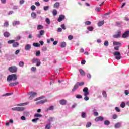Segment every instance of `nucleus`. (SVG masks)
Instances as JSON below:
<instances>
[{
  "label": "nucleus",
  "instance_id": "nucleus-42",
  "mask_svg": "<svg viewBox=\"0 0 129 129\" xmlns=\"http://www.w3.org/2000/svg\"><path fill=\"white\" fill-rule=\"evenodd\" d=\"M104 46H105L106 47H108V45H109V43L108 42V41H105L104 43Z\"/></svg>",
  "mask_w": 129,
  "mask_h": 129
},
{
  "label": "nucleus",
  "instance_id": "nucleus-15",
  "mask_svg": "<svg viewBox=\"0 0 129 129\" xmlns=\"http://www.w3.org/2000/svg\"><path fill=\"white\" fill-rule=\"evenodd\" d=\"M31 48H32V46H31L30 44H27L25 46V49L26 50V51H28V50H30L31 49Z\"/></svg>",
  "mask_w": 129,
  "mask_h": 129
},
{
  "label": "nucleus",
  "instance_id": "nucleus-62",
  "mask_svg": "<svg viewBox=\"0 0 129 129\" xmlns=\"http://www.w3.org/2000/svg\"><path fill=\"white\" fill-rule=\"evenodd\" d=\"M19 53H20V50L19 49H18L16 51H15V55H18V54H19Z\"/></svg>",
  "mask_w": 129,
  "mask_h": 129
},
{
  "label": "nucleus",
  "instance_id": "nucleus-44",
  "mask_svg": "<svg viewBox=\"0 0 129 129\" xmlns=\"http://www.w3.org/2000/svg\"><path fill=\"white\" fill-rule=\"evenodd\" d=\"M39 34L40 35H41V36H43V35H44V34H45V31L44 30H40L39 31Z\"/></svg>",
  "mask_w": 129,
  "mask_h": 129
},
{
  "label": "nucleus",
  "instance_id": "nucleus-40",
  "mask_svg": "<svg viewBox=\"0 0 129 129\" xmlns=\"http://www.w3.org/2000/svg\"><path fill=\"white\" fill-rule=\"evenodd\" d=\"M102 95L104 96V97H105L106 98L107 97V94H106V92L103 91L102 92Z\"/></svg>",
  "mask_w": 129,
  "mask_h": 129
},
{
  "label": "nucleus",
  "instance_id": "nucleus-48",
  "mask_svg": "<svg viewBox=\"0 0 129 129\" xmlns=\"http://www.w3.org/2000/svg\"><path fill=\"white\" fill-rule=\"evenodd\" d=\"M47 50V47L46 46H43L42 48V51H43V52H45Z\"/></svg>",
  "mask_w": 129,
  "mask_h": 129
},
{
  "label": "nucleus",
  "instance_id": "nucleus-49",
  "mask_svg": "<svg viewBox=\"0 0 129 129\" xmlns=\"http://www.w3.org/2000/svg\"><path fill=\"white\" fill-rule=\"evenodd\" d=\"M38 119H39V118H34V119L32 120V122H35L36 123L37 122V121H38Z\"/></svg>",
  "mask_w": 129,
  "mask_h": 129
},
{
  "label": "nucleus",
  "instance_id": "nucleus-39",
  "mask_svg": "<svg viewBox=\"0 0 129 129\" xmlns=\"http://www.w3.org/2000/svg\"><path fill=\"white\" fill-rule=\"evenodd\" d=\"M46 129H50L51 128V124L48 123L45 126Z\"/></svg>",
  "mask_w": 129,
  "mask_h": 129
},
{
  "label": "nucleus",
  "instance_id": "nucleus-14",
  "mask_svg": "<svg viewBox=\"0 0 129 129\" xmlns=\"http://www.w3.org/2000/svg\"><path fill=\"white\" fill-rule=\"evenodd\" d=\"M18 84H19V82H15L14 83H11L9 84V86L10 87H13V86H16V85H18Z\"/></svg>",
  "mask_w": 129,
  "mask_h": 129
},
{
  "label": "nucleus",
  "instance_id": "nucleus-43",
  "mask_svg": "<svg viewBox=\"0 0 129 129\" xmlns=\"http://www.w3.org/2000/svg\"><path fill=\"white\" fill-rule=\"evenodd\" d=\"M77 84H78V85L79 86H82V85H84V82H77Z\"/></svg>",
  "mask_w": 129,
  "mask_h": 129
},
{
  "label": "nucleus",
  "instance_id": "nucleus-25",
  "mask_svg": "<svg viewBox=\"0 0 129 129\" xmlns=\"http://www.w3.org/2000/svg\"><path fill=\"white\" fill-rule=\"evenodd\" d=\"M113 45H115V46H121V43L118 42H113Z\"/></svg>",
  "mask_w": 129,
  "mask_h": 129
},
{
  "label": "nucleus",
  "instance_id": "nucleus-17",
  "mask_svg": "<svg viewBox=\"0 0 129 129\" xmlns=\"http://www.w3.org/2000/svg\"><path fill=\"white\" fill-rule=\"evenodd\" d=\"M3 35H4V37H5V38H9V37H10V36H11V34H10V33L8 32H4Z\"/></svg>",
  "mask_w": 129,
  "mask_h": 129
},
{
  "label": "nucleus",
  "instance_id": "nucleus-28",
  "mask_svg": "<svg viewBox=\"0 0 129 129\" xmlns=\"http://www.w3.org/2000/svg\"><path fill=\"white\" fill-rule=\"evenodd\" d=\"M44 28V26L42 25H38L37 26V30H42V29Z\"/></svg>",
  "mask_w": 129,
  "mask_h": 129
},
{
  "label": "nucleus",
  "instance_id": "nucleus-4",
  "mask_svg": "<svg viewBox=\"0 0 129 129\" xmlns=\"http://www.w3.org/2000/svg\"><path fill=\"white\" fill-rule=\"evenodd\" d=\"M8 70L12 73H16L18 70V69L16 66H11L9 68Z\"/></svg>",
  "mask_w": 129,
  "mask_h": 129
},
{
  "label": "nucleus",
  "instance_id": "nucleus-19",
  "mask_svg": "<svg viewBox=\"0 0 129 129\" xmlns=\"http://www.w3.org/2000/svg\"><path fill=\"white\" fill-rule=\"evenodd\" d=\"M78 86L79 85H78L77 83L74 85V88H73L72 91L73 92H74V91H75V90H76V89H77V88H78Z\"/></svg>",
  "mask_w": 129,
  "mask_h": 129
},
{
  "label": "nucleus",
  "instance_id": "nucleus-50",
  "mask_svg": "<svg viewBox=\"0 0 129 129\" xmlns=\"http://www.w3.org/2000/svg\"><path fill=\"white\" fill-rule=\"evenodd\" d=\"M31 9L32 11H35L36 10V6H35L34 5H32L31 7Z\"/></svg>",
  "mask_w": 129,
  "mask_h": 129
},
{
  "label": "nucleus",
  "instance_id": "nucleus-9",
  "mask_svg": "<svg viewBox=\"0 0 129 129\" xmlns=\"http://www.w3.org/2000/svg\"><path fill=\"white\" fill-rule=\"evenodd\" d=\"M104 118L102 116H99V117H97L95 118V121H96L97 122H98V121H102L103 120H104Z\"/></svg>",
  "mask_w": 129,
  "mask_h": 129
},
{
  "label": "nucleus",
  "instance_id": "nucleus-60",
  "mask_svg": "<svg viewBox=\"0 0 129 129\" xmlns=\"http://www.w3.org/2000/svg\"><path fill=\"white\" fill-rule=\"evenodd\" d=\"M36 70H37V68H36V67H32V68H31L32 71H36Z\"/></svg>",
  "mask_w": 129,
  "mask_h": 129
},
{
  "label": "nucleus",
  "instance_id": "nucleus-61",
  "mask_svg": "<svg viewBox=\"0 0 129 129\" xmlns=\"http://www.w3.org/2000/svg\"><path fill=\"white\" fill-rule=\"evenodd\" d=\"M35 4L37 6V7H40V2H36L35 3Z\"/></svg>",
  "mask_w": 129,
  "mask_h": 129
},
{
  "label": "nucleus",
  "instance_id": "nucleus-18",
  "mask_svg": "<svg viewBox=\"0 0 129 129\" xmlns=\"http://www.w3.org/2000/svg\"><path fill=\"white\" fill-rule=\"evenodd\" d=\"M121 126V123L118 122L115 124L114 127L115 128H119Z\"/></svg>",
  "mask_w": 129,
  "mask_h": 129
},
{
  "label": "nucleus",
  "instance_id": "nucleus-47",
  "mask_svg": "<svg viewBox=\"0 0 129 129\" xmlns=\"http://www.w3.org/2000/svg\"><path fill=\"white\" fill-rule=\"evenodd\" d=\"M85 25H86L87 26H88V25H91V22H90V21H86L85 22Z\"/></svg>",
  "mask_w": 129,
  "mask_h": 129
},
{
  "label": "nucleus",
  "instance_id": "nucleus-7",
  "mask_svg": "<svg viewBox=\"0 0 129 129\" xmlns=\"http://www.w3.org/2000/svg\"><path fill=\"white\" fill-rule=\"evenodd\" d=\"M30 96L29 98V100H32V98H34L35 97V95H37V93L31 92L30 93Z\"/></svg>",
  "mask_w": 129,
  "mask_h": 129
},
{
  "label": "nucleus",
  "instance_id": "nucleus-52",
  "mask_svg": "<svg viewBox=\"0 0 129 129\" xmlns=\"http://www.w3.org/2000/svg\"><path fill=\"white\" fill-rule=\"evenodd\" d=\"M91 126V122H88L86 124V127H90Z\"/></svg>",
  "mask_w": 129,
  "mask_h": 129
},
{
  "label": "nucleus",
  "instance_id": "nucleus-24",
  "mask_svg": "<svg viewBox=\"0 0 129 129\" xmlns=\"http://www.w3.org/2000/svg\"><path fill=\"white\" fill-rule=\"evenodd\" d=\"M13 26H17V25H20V21H15L13 22Z\"/></svg>",
  "mask_w": 129,
  "mask_h": 129
},
{
  "label": "nucleus",
  "instance_id": "nucleus-29",
  "mask_svg": "<svg viewBox=\"0 0 129 129\" xmlns=\"http://www.w3.org/2000/svg\"><path fill=\"white\" fill-rule=\"evenodd\" d=\"M29 103H21L18 104L17 105L18 106H25V105H27Z\"/></svg>",
  "mask_w": 129,
  "mask_h": 129
},
{
  "label": "nucleus",
  "instance_id": "nucleus-30",
  "mask_svg": "<svg viewBox=\"0 0 129 129\" xmlns=\"http://www.w3.org/2000/svg\"><path fill=\"white\" fill-rule=\"evenodd\" d=\"M42 115L41 114L36 113L34 114V117H42Z\"/></svg>",
  "mask_w": 129,
  "mask_h": 129
},
{
  "label": "nucleus",
  "instance_id": "nucleus-6",
  "mask_svg": "<svg viewBox=\"0 0 129 129\" xmlns=\"http://www.w3.org/2000/svg\"><path fill=\"white\" fill-rule=\"evenodd\" d=\"M25 109L24 107H16L12 108V110H14L15 111H23Z\"/></svg>",
  "mask_w": 129,
  "mask_h": 129
},
{
  "label": "nucleus",
  "instance_id": "nucleus-38",
  "mask_svg": "<svg viewBox=\"0 0 129 129\" xmlns=\"http://www.w3.org/2000/svg\"><path fill=\"white\" fill-rule=\"evenodd\" d=\"M87 29L88 31H90V32H92V31H93V27L92 26H89Z\"/></svg>",
  "mask_w": 129,
  "mask_h": 129
},
{
  "label": "nucleus",
  "instance_id": "nucleus-58",
  "mask_svg": "<svg viewBox=\"0 0 129 129\" xmlns=\"http://www.w3.org/2000/svg\"><path fill=\"white\" fill-rule=\"evenodd\" d=\"M44 11H48V10H49V6H45L43 8Z\"/></svg>",
  "mask_w": 129,
  "mask_h": 129
},
{
  "label": "nucleus",
  "instance_id": "nucleus-27",
  "mask_svg": "<svg viewBox=\"0 0 129 129\" xmlns=\"http://www.w3.org/2000/svg\"><path fill=\"white\" fill-rule=\"evenodd\" d=\"M104 124L105 125H109V124H110V121H108V120H105L104 122Z\"/></svg>",
  "mask_w": 129,
  "mask_h": 129
},
{
  "label": "nucleus",
  "instance_id": "nucleus-54",
  "mask_svg": "<svg viewBox=\"0 0 129 129\" xmlns=\"http://www.w3.org/2000/svg\"><path fill=\"white\" fill-rule=\"evenodd\" d=\"M40 51H37V52H36V56H37V57H38L39 56H40Z\"/></svg>",
  "mask_w": 129,
  "mask_h": 129
},
{
  "label": "nucleus",
  "instance_id": "nucleus-2",
  "mask_svg": "<svg viewBox=\"0 0 129 129\" xmlns=\"http://www.w3.org/2000/svg\"><path fill=\"white\" fill-rule=\"evenodd\" d=\"M83 92H84V99L86 101H87V100H89V97L87 96V95H89V92H88V88L85 87L83 90Z\"/></svg>",
  "mask_w": 129,
  "mask_h": 129
},
{
  "label": "nucleus",
  "instance_id": "nucleus-64",
  "mask_svg": "<svg viewBox=\"0 0 129 129\" xmlns=\"http://www.w3.org/2000/svg\"><path fill=\"white\" fill-rule=\"evenodd\" d=\"M85 63H86V61H85V60H82L81 61L82 65H85Z\"/></svg>",
  "mask_w": 129,
  "mask_h": 129
},
{
  "label": "nucleus",
  "instance_id": "nucleus-63",
  "mask_svg": "<svg viewBox=\"0 0 129 129\" xmlns=\"http://www.w3.org/2000/svg\"><path fill=\"white\" fill-rule=\"evenodd\" d=\"M25 3V1L24 0H20L19 3L20 4V5H23V4H24Z\"/></svg>",
  "mask_w": 129,
  "mask_h": 129
},
{
  "label": "nucleus",
  "instance_id": "nucleus-23",
  "mask_svg": "<svg viewBox=\"0 0 129 129\" xmlns=\"http://www.w3.org/2000/svg\"><path fill=\"white\" fill-rule=\"evenodd\" d=\"M13 47L14 48H17V47H19V43L18 42H13Z\"/></svg>",
  "mask_w": 129,
  "mask_h": 129
},
{
  "label": "nucleus",
  "instance_id": "nucleus-56",
  "mask_svg": "<svg viewBox=\"0 0 129 129\" xmlns=\"http://www.w3.org/2000/svg\"><path fill=\"white\" fill-rule=\"evenodd\" d=\"M76 98L80 99L82 98V96L81 95H77L76 96Z\"/></svg>",
  "mask_w": 129,
  "mask_h": 129
},
{
  "label": "nucleus",
  "instance_id": "nucleus-34",
  "mask_svg": "<svg viewBox=\"0 0 129 129\" xmlns=\"http://www.w3.org/2000/svg\"><path fill=\"white\" fill-rule=\"evenodd\" d=\"M45 97L44 96H41V97H39L38 98H36L34 100V101H38V100H41V99H43V98H44Z\"/></svg>",
  "mask_w": 129,
  "mask_h": 129
},
{
  "label": "nucleus",
  "instance_id": "nucleus-21",
  "mask_svg": "<svg viewBox=\"0 0 129 129\" xmlns=\"http://www.w3.org/2000/svg\"><path fill=\"white\" fill-rule=\"evenodd\" d=\"M33 46L34 47H41V45L40 44H39V43H33Z\"/></svg>",
  "mask_w": 129,
  "mask_h": 129
},
{
  "label": "nucleus",
  "instance_id": "nucleus-36",
  "mask_svg": "<svg viewBox=\"0 0 129 129\" xmlns=\"http://www.w3.org/2000/svg\"><path fill=\"white\" fill-rule=\"evenodd\" d=\"M52 14L53 16H57V10H56L55 9H54L52 11Z\"/></svg>",
  "mask_w": 129,
  "mask_h": 129
},
{
  "label": "nucleus",
  "instance_id": "nucleus-32",
  "mask_svg": "<svg viewBox=\"0 0 129 129\" xmlns=\"http://www.w3.org/2000/svg\"><path fill=\"white\" fill-rule=\"evenodd\" d=\"M60 47L61 48H65V47H66V42H62L61 44L60 45Z\"/></svg>",
  "mask_w": 129,
  "mask_h": 129
},
{
  "label": "nucleus",
  "instance_id": "nucleus-10",
  "mask_svg": "<svg viewBox=\"0 0 129 129\" xmlns=\"http://www.w3.org/2000/svg\"><path fill=\"white\" fill-rule=\"evenodd\" d=\"M48 100L47 99H45L44 100H42L39 102H37L36 103V104H44V103H45V102H47Z\"/></svg>",
  "mask_w": 129,
  "mask_h": 129
},
{
  "label": "nucleus",
  "instance_id": "nucleus-45",
  "mask_svg": "<svg viewBox=\"0 0 129 129\" xmlns=\"http://www.w3.org/2000/svg\"><path fill=\"white\" fill-rule=\"evenodd\" d=\"M4 27H9V22H8V21L5 22L4 24Z\"/></svg>",
  "mask_w": 129,
  "mask_h": 129
},
{
  "label": "nucleus",
  "instance_id": "nucleus-3",
  "mask_svg": "<svg viewBox=\"0 0 129 129\" xmlns=\"http://www.w3.org/2000/svg\"><path fill=\"white\" fill-rule=\"evenodd\" d=\"M31 62L33 64L37 63L36 66H40V65H41V60L39 58L34 57L32 59Z\"/></svg>",
  "mask_w": 129,
  "mask_h": 129
},
{
  "label": "nucleus",
  "instance_id": "nucleus-46",
  "mask_svg": "<svg viewBox=\"0 0 129 129\" xmlns=\"http://www.w3.org/2000/svg\"><path fill=\"white\" fill-rule=\"evenodd\" d=\"M15 42V40H11L8 41V44H13Z\"/></svg>",
  "mask_w": 129,
  "mask_h": 129
},
{
  "label": "nucleus",
  "instance_id": "nucleus-33",
  "mask_svg": "<svg viewBox=\"0 0 129 129\" xmlns=\"http://www.w3.org/2000/svg\"><path fill=\"white\" fill-rule=\"evenodd\" d=\"M24 65H25V63H24L23 61H20L19 63V66H20V67H24Z\"/></svg>",
  "mask_w": 129,
  "mask_h": 129
},
{
  "label": "nucleus",
  "instance_id": "nucleus-53",
  "mask_svg": "<svg viewBox=\"0 0 129 129\" xmlns=\"http://www.w3.org/2000/svg\"><path fill=\"white\" fill-rule=\"evenodd\" d=\"M13 94L12 93H6V94L5 95H3V96H9L10 95H12Z\"/></svg>",
  "mask_w": 129,
  "mask_h": 129
},
{
  "label": "nucleus",
  "instance_id": "nucleus-57",
  "mask_svg": "<svg viewBox=\"0 0 129 129\" xmlns=\"http://www.w3.org/2000/svg\"><path fill=\"white\" fill-rule=\"evenodd\" d=\"M61 27L63 30H66V27H65V24H61Z\"/></svg>",
  "mask_w": 129,
  "mask_h": 129
},
{
  "label": "nucleus",
  "instance_id": "nucleus-35",
  "mask_svg": "<svg viewBox=\"0 0 129 129\" xmlns=\"http://www.w3.org/2000/svg\"><path fill=\"white\" fill-rule=\"evenodd\" d=\"M54 109V106H51L48 108H47L46 111H49V110H53Z\"/></svg>",
  "mask_w": 129,
  "mask_h": 129
},
{
  "label": "nucleus",
  "instance_id": "nucleus-31",
  "mask_svg": "<svg viewBox=\"0 0 129 129\" xmlns=\"http://www.w3.org/2000/svg\"><path fill=\"white\" fill-rule=\"evenodd\" d=\"M120 107L122 108H124L125 107V103H124V102H122L120 104Z\"/></svg>",
  "mask_w": 129,
  "mask_h": 129
},
{
  "label": "nucleus",
  "instance_id": "nucleus-13",
  "mask_svg": "<svg viewBox=\"0 0 129 129\" xmlns=\"http://www.w3.org/2000/svg\"><path fill=\"white\" fill-rule=\"evenodd\" d=\"M129 37V31H126L122 36V38H127Z\"/></svg>",
  "mask_w": 129,
  "mask_h": 129
},
{
  "label": "nucleus",
  "instance_id": "nucleus-1",
  "mask_svg": "<svg viewBox=\"0 0 129 129\" xmlns=\"http://www.w3.org/2000/svg\"><path fill=\"white\" fill-rule=\"evenodd\" d=\"M18 79V76L16 74H12L9 75L7 77V81L8 82H10V81H12L13 80V81H16Z\"/></svg>",
  "mask_w": 129,
  "mask_h": 129
},
{
  "label": "nucleus",
  "instance_id": "nucleus-5",
  "mask_svg": "<svg viewBox=\"0 0 129 129\" xmlns=\"http://www.w3.org/2000/svg\"><path fill=\"white\" fill-rule=\"evenodd\" d=\"M114 56H115V58L116 60H120V59H121V54L120 52L118 51L115 52L114 53Z\"/></svg>",
  "mask_w": 129,
  "mask_h": 129
},
{
  "label": "nucleus",
  "instance_id": "nucleus-20",
  "mask_svg": "<svg viewBox=\"0 0 129 129\" xmlns=\"http://www.w3.org/2000/svg\"><path fill=\"white\" fill-rule=\"evenodd\" d=\"M79 72L82 76H84V75H85V72H84V71H83V70L80 69Z\"/></svg>",
  "mask_w": 129,
  "mask_h": 129
},
{
  "label": "nucleus",
  "instance_id": "nucleus-59",
  "mask_svg": "<svg viewBox=\"0 0 129 129\" xmlns=\"http://www.w3.org/2000/svg\"><path fill=\"white\" fill-rule=\"evenodd\" d=\"M72 39H73V36H72V35H69L68 36V40H71Z\"/></svg>",
  "mask_w": 129,
  "mask_h": 129
},
{
  "label": "nucleus",
  "instance_id": "nucleus-41",
  "mask_svg": "<svg viewBox=\"0 0 129 129\" xmlns=\"http://www.w3.org/2000/svg\"><path fill=\"white\" fill-rule=\"evenodd\" d=\"M45 22L48 24L51 23V21H50V19L48 18H46Z\"/></svg>",
  "mask_w": 129,
  "mask_h": 129
},
{
  "label": "nucleus",
  "instance_id": "nucleus-12",
  "mask_svg": "<svg viewBox=\"0 0 129 129\" xmlns=\"http://www.w3.org/2000/svg\"><path fill=\"white\" fill-rule=\"evenodd\" d=\"M59 103L61 105H66V103H67V101H66L65 99H62L59 101Z\"/></svg>",
  "mask_w": 129,
  "mask_h": 129
},
{
  "label": "nucleus",
  "instance_id": "nucleus-55",
  "mask_svg": "<svg viewBox=\"0 0 129 129\" xmlns=\"http://www.w3.org/2000/svg\"><path fill=\"white\" fill-rule=\"evenodd\" d=\"M112 118H113V119H116V118H117V115L116 114L113 115Z\"/></svg>",
  "mask_w": 129,
  "mask_h": 129
},
{
  "label": "nucleus",
  "instance_id": "nucleus-51",
  "mask_svg": "<svg viewBox=\"0 0 129 129\" xmlns=\"http://www.w3.org/2000/svg\"><path fill=\"white\" fill-rule=\"evenodd\" d=\"M115 110L117 111V112H120V109L118 107H115Z\"/></svg>",
  "mask_w": 129,
  "mask_h": 129
},
{
  "label": "nucleus",
  "instance_id": "nucleus-26",
  "mask_svg": "<svg viewBox=\"0 0 129 129\" xmlns=\"http://www.w3.org/2000/svg\"><path fill=\"white\" fill-rule=\"evenodd\" d=\"M104 24V21H102L99 22V23H98V26H99V27H100Z\"/></svg>",
  "mask_w": 129,
  "mask_h": 129
},
{
  "label": "nucleus",
  "instance_id": "nucleus-11",
  "mask_svg": "<svg viewBox=\"0 0 129 129\" xmlns=\"http://www.w3.org/2000/svg\"><path fill=\"white\" fill-rule=\"evenodd\" d=\"M63 20H65V16L63 15H60L58 19V22H62Z\"/></svg>",
  "mask_w": 129,
  "mask_h": 129
},
{
  "label": "nucleus",
  "instance_id": "nucleus-22",
  "mask_svg": "<svg viewBox=\"0 0 129 129\" xmlns=\"http://www.w3.org/2000/svg\"><path fill=\"white\" fill-rule=\"evenodd\" d=\"M31 17L33 19H36L37 18V14H36L35 12H32L31 13Z\"/></svg>",
  "mask_w": 129,
  "mask_h": 129
},
{
  "label": "nucleus",
  "instance_id": "nucleus-8",
  "mask_svg": "<svg viewBox=\"0 0 129 129\" xmlns=\"http://www.w3.org/2000/svg\"><path fill=\"white\" fill-rule=\"evenodd\" d=\"M121 34V32L119 30L117 31V34L114 35L113 36V38L115 39H117L118 38H120V35Z\"/></svg>",
  "mask_w": 129,
  "mask_h": 129
},
{
  "label": "nucleus",
  "instance_id": "nucleus-37",
  "mask_svg": "<svg viewBox=\"0 0 129 129\" xmlns=\"http://www.w3.org/2000/svg\"><path fill=\"white\" fill-rule=\"evenodd\" d=\"M81 115H82V117L83 118H85V117L86 116V113L84 112H82V114H81Z\"/></svg>",
  "mask_w": 129,
  "mask_h": 129
},
{
  "label": "nucleus",
  "instance_id": "nucleus-16",
  "mask_svg": "<svg viewBox=\"0 0 129 129\" xmlns=\"http://www.w3.org/2000/svg\"><path fill=\"white\" fill-rule=\"evenodd\" d=\"M54 8L55 9H58V8H59L60 7V3L59 2H56L54 4L53 6Z\"/></svg>",
  "mask_w": 129,
  "mask_h": 129
}]
</instances>
